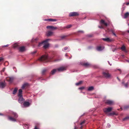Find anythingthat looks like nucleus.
<instances>
[{"instance_id": "46", "label": "nucleus", "mask_w": 129, "mask_h": 129, "mask_svg": "<svg viewBox=\"0 0 129 129\" xmlns=\"http://www.w3.org/2000/svg\"><path fill=\"white\" fill-rule=\"evenodd\" d=\"M3 59V58L1 57H0V61H1Z\"/></svg>"}, {"instance_id": "59", "label": "nucleus", "mask_w": 129, "mask_h": 129, "mask_svg": "<svg viewBox=\"0 0 129 129\" xmlns=\"http://www.w3.org/2000/svg\"><path fill=\"white\" fill-rule=\"evenodd\" d=\"M65 56H67V54H66V55H65Z\"/></svg>"}, {"instance_id": "23", "label": "nucleus", "mask_w": 129, "mask_h": 129, "mask_svg": "<svg viewBox=\"0 0 129 129\" xmlns=\"http://www.w3.org/2000/svg\"><path fill=\"white\" fill-rule=\"evenodd\" d=\"M28 85V84L27 83H25L23 84L22 86V89H24L26 86Z\"/></svg>"}, {"instance_id": "21", "label": "nucleus", "mask_w": 129, "mask_h": 129, "mask_svg": "<svg viewBox=\"0 0 129 129\" xmlns=\"http://www.w3.org/2000/svg\"><path fill=\"white\" fill-rule=\"evenodd\" d=\"M57 71H58L57 69H54L52 70L51 73V74L52 75H53Z\"/></svg>"}, {"instance_id": "16", "label": "nucleus", "mask_w": 129, "mask_h": 129, "mask_svg": "<svg viewBox=\"0 0 129 129\" xmlns=\"http://www.w3.org/2000/svg\"><path fill=\"white\" fill-rule=\"evenodd\" d=\"M53 33L51 31H48L46 33V35L48 36H50L53 35Z\"/></svg>"}, {"instance_id": "33", "label": "nucleus", "mask_w": 129, "mask_h": 129, "mask_svg": "<svg viewBox=\"0 0 129 129\" xmlns=\"http://www.w3.org/2000/svg\"><path fill=\"white\" fill-rule=\"evenodd\" d=\"M46 69L43 70L42 71V74H44L46 72Z\"/></svg>"}, {"instance_id": "25", "label": "nucleus", "mask_w": 129, "mask_h": 129, "mask_svg": "<svg viewBox=\"0 0 129 129\" xmlns=\"http://www.w3.org/2000/svg\"><path fill=\"white\" fill-rule=\"evenodd\" d=\"M94 89V87L93 86H91L88 87L87 90L88 91H91L92 90Z\"/></svg>"}, {"instance_id": "53", "label": "nucleus", "mask_w": 129, "mask_h": 129, "mask_svg": "<svg viewBox=\"0 0 129 129\" xmlns=\"http://www.w3.org/2000/svg\"><path fill=\"white\" fill-rule=\"evenodd\" d=\"M127 24H128V26H129V22L128 21H127Z\"/></svg>"}, {"instance_id": "1", "label": "nucleus", "mask_w": 129, "mask_h": 129, "mask_svg": "<svg viewBox=\"0 0 129 129\" xmlns=\"http://www.w3.org/2000/svg\"><path fill=\"white\" fill-rule=\"evenodd\" d=\"M50 40L49 39H47L39 43L38 45L39 47L41 46L42 45H43V47L45 48H46L48 47L49 46V44L48 43V41Z\"/></svg>"}, {"instance_id": "58", "label": "nucleus", "mask_w": 129, "mask_h": 129, "mask_svg": "<svg viewBox=\"0 0 129 129\" xmlns=\"http://www.w3.org/2000/svg\"><path fill=\"white\" fill-rule=\"evenodd\" d=\"M122 56L123 57L124 56V55H122Z\"/></svg>"}, {"instance_id": "10", "label": "nucleus", "mask_w": 129, "mask_h": 129, "mask_svg": "<svg viewBox=\"0 0 129 129\" xmlns=\"http://www.w3.org/2000/svg\"><path fill=\"white\" fill-rule=\"evenodd\" d=\"M100 24L101 25H103L105 26H107L109 24V23H107L104 20H102L101 21Z\"/></svg>"}, {"instance_id": "11", "label": "nucleus", "mask_w": 129, "mask_h": 129, "mask_svg": "<svg viewBox=\"0 0 129 129\" xmlns=\"http://www.w3.org/2000/svg\"><path fill=\"white\" fill-rule=\"evenodd\" d=\"M57 71L58 72H61L66 70V67H62L57 69Z\"/></svg>"}, {"instance_id": "22", "label": "nucleus", "mask_w": 129, "mask_h": 129, "mask_svg": "<svg viewBox=\"0 0 129 129\" xmlns=\"http://www.w3.org/2000/svg\"><path fill=\"white\" fill-rule=\"evenodd\" d=\"M39 39V38L37 37L35 38H33L31 40L32 42H35L38 40Z\"/></svg>"}, {"instance_id": "64", "label": "nucleus", "mask_w": 129, "mask_h": 129, "mask_svg": "<svg viewBox=\"0 0 129 129\" xmlns=\"http://www.w3.org/2000/svg\"><path fill=\"white\" fill-rule=\"evenodd\" d=\"M128 41H129V40H128Z\"/></svg>"}, {"instance_id": "37", "label": "nucleus", "mask_w": 129, "mask_h": 129, "mask_svg": "<svg viewBox=\"0 0 129 129\" xmlns=\"http://www.w3.org/2000/svg\"><path fill=\"white\" fill-rule=\"evenodd\" d=\"M72 26V25H67L66 26V28H69L70 27H71Z\"/></svg>"}, {"instance_id": "52", "label": "nucleus", "mask_w": 129, "mask_h": 129, "mask_svg": "<svg viewBox=\"0 0 129 129\" xmlns=\"http://www.w3.org/2000/svg\"><path fill=\"white\" fill-rule=\"evenodd\" d=\"M8 45H9L7 44V45H5V46H3V47L8 46Z\"/></svg>"}, {"instance_id": "38", "label": "nucleus", "mask_w": 129, "mask_h": 129, "mask_svg": "<svg viewBox=\"0 0 129 129\" xmlns=\"http://www.w3.org/2000/svg\"><path fill=\"white\" fill-rule=\"evenodd\" d=\"M129 118V117H126L124 118L123 120H125Z\"/></svg>"}, {"instance_id": "57", "label": "nucleus", "mask_w": 129, "mask_h": 129, "mask_svg": "<svg viewBox=\"0 0 129 129\" xmlns=\"http://www.w3.org/2000/svg\"><path fill=\"white\" fill-rule=\"evenodd\" d=\"M127 31L128 33H129V30H127Z\"/></svg>"}, {"instance_id": "36", "label": "nucleus", "mask_w": 129, "mask_h": 129, "mask_svg": "<svg viewBox=\"0 0 129 129\" xmlns=\"http://www.w3.org/2000/svg\"><path fill=\"white\" fill-rule=\"evenodd\" d=\"M128 108H129V106H126L124 107V109H126Z\"/></svg>"}, {"instance_id": "49", "label": "nucleus", "mask_w": 129, "mask_h": 129, "mask_svg": "<svg viewBox=\"0 0 129 129\" xmlns=\"http://www.w3.org/2000/svg\"><path fill=\"white\" fill-rule=\"evenodd\" d=\"M111 32H112V33H113V32H114V31L113 30V29H111Z\"/></svg>"}, {"instance_id": "43", "label": "nucleus", "mask_w": 129, "mask_h": 129, "mask_svg": "<svg viewBox=\"0 0 129 129\" xmlns=\"http://www.w3.org/2000/svg\"><path fill=\"white\" fill-rule=\"evenodd\" d=\"M112 34L113 35H114L115 37H117V36L116 35V34H115V33L114 32H113Z\"/></svg>"}, {"instance_id": "39", "label": "nucleus", "mask_w": 129, "mask_h": 129, "mask_svg": "<svg viewBox=\"0 0 129 129\" xmlns=\"http://www.w3.org/2000/svg\"><path fill=\"white\" fill-rule=\"evenodd\" d=\"M44 20L45 21H49L50 19H44Z\"/></svg>"}, {"instance_id": "9", "label": "nucleus", "mask_w": 129, "mask_h": 129, "mask_svg": "<svg viewBox=\"0 0 129 129\" xmlns=\"http://www.w3.org/2000/svg\"><path fill=\"white\" fill-rule=\"evenodd\" d=\"M112 109V107H109L108 108H105L103 110L104 111L106 114H107L108 112H110L111 111Z\"/></svg>"}, {"instance_id": "19", "label": "nucleus", "mask_w": 129, "mask_h": 129, "mask_svg": "<svg viewBox=\"0 0 129 129\" xmlns=\"http://www.w3.org/2000/svg\"><path fill=\"white\" fill-rule=\"evenodd\" d=\"M13 79L12 78L10 77H8L6 78L7 81L10 83H11Z\"/></svg>"}, {"instance_id": "34", "label": "nucleus", "mask_w": 129, "mask_h": 129, "mask_svg": "<svg viewBox=\"0 0 129 129\" xmlns=\"http://www.w3.org/2000/svg\"><path fill=\"white\" fill-rule=\"evenodd\" d=\"M56 19H50L49 21H56Z\"/></svg>"}, {"instance_id": "5", "label": "nucleus", "mask_w": 129, "mask_h": 129, "mask_svg": "<svg viewBox=\"0 0 129 129\" xmlns=\"http://www.w3.org/2000/svg\"><path fill=\"white\" fill-rule=\"evenodd\" d=\"M103 76L107 78H109L111 77V75L107 71L103 72Z\"/></svg>"}, {"instance_id": "54", "label": "nucleus", "mask_w": 129, "mask_h": 129, "mask_svg": "<svg viewBox=\"0 0 129 129\" xmlns=\"http://www.w3.org/2000/svg\"><path fill=\"white\" fill-rule=\"evenodd\" d=\"M0 115H3V114L1 113H0Z\"/></svg>"}, {"instance_id": "20", "label": "nucleus", "mask_w": 129, "mask_h": 129, "mask_svg": "<svg viewBox=\"0 0 129 129\" xmlns=\"http://www.w3.org/2000/svg\"><path fill=\"white\" fill-rule=\"evenodd\" d=\"M129 16V12H127L124 14V16L123 17V18H126L128 17Z\"/></svg>"}, {"instance_id": "18", "label": "nucleus", "mask_w": 129, "mask_h": 129, "mask_svg": "<svg viewBox=\"0 0 129 129\" xmlns=\"http://www.w3.org/2000/svg\"><path fill=\"white\" fill-rule=\"evenodd\" d=\"M122 84L123 86L125 88H127L128 87V83L127 82L125 83H124V82H122Z\"/></svg>"}, {"instance_id": "51", "label": "nucleus", "mask_w": 129, "mask_h": 129, "mask_svg": "<svg viewBox=\"0 0 129 129\" xmlns=\"http://www.w3.org/2000/svg\"><path fill=\"white\" fill-rule=\"evenodd\" d=\"M126 4L127 5H129V2H128V3H126Z\"/></svg>"}, {"instance_id": "4", "label": "nucleus", "mask_w": 129, "mask_h": 129, "mask_svg": "<svg viewBox=\"0 0 129 129\" xmlns=\"http://www.w3.org/2000/svg\"><path fill=\"white\" fill-rule=\"evenodd\" d=\"M39 60L40 61H45L48 62V57L47 55H43L39 58Z\"/></svg>"}, {"instance_id": "7", "label": "nucleus", "mask_w": 129, "mask_h": 129, "mask_svg": "<svg viewBox=\"0 0 129 129\" xmlns=\"http://www.w3.org/2000/svg\"><path fill=\"white\" fill-rule=\"evenodd\" d=\"M79 15V13L78 12H74L69 13V16L70 17L76 16Z\"/></svg>"}, {"instance_id": "32", "label": "nucleus", "mask_w": 129, "mask_h": 129, "mask_svg": "<svg viewBox=\"0 0 129 129\" xmlns=\"http://www.w3.org/2000/svg\"><path fill=\"white\" fill-rule=\"evenodd\" d=\"M85 88V87L84 86H82V87H80L78 88V89L81 90H82L84 89Z\"/></svg>"}, {"instance_id": "6", "label": "nucleus", "mask_w": 129, "mask_h": 129, "mask_svg": "<svg viewBox=\"0 0 129 129\" xmlns=\"http://www.w3.org/2000/svg\"><path fill=\"white\" fill-rule=\"evenodd\" d=\"M105 100L104 101L106 104L110 105H112L113 104L114 102L113 101L110 100H106V97H104Z\"/></svg>"}, {"instance_id": "40", "label": "nucleus", "mask_w": 129, "mask_h": 129, "mask_svg": "<svg viewBox=\"0 0 129 129\" xmlns=\"http://www.w3.org/2000/svg\"><path fill=\"white\" fill-rule=\"evenodd\" d=\"M98 27L100 28H103L104 27L102 26H99Z\"/></svg>"}, {"instance_id": "62", "label": "nucleus", "mask_w": 129, "mask_h": 129, "mask_svg": "<svg viewBox=\"0 0 129 129\" xmlns=\"http://www.w3.org/2000/svg\"><path fill=\"white\" fill-rule=\"evenodd\" d=\"M81 128H82V126H81Z\"/></svg>"}, {"instance_id": "31", "label": "nucleus", "mask_w": 129, "mask_h": 129, "mask_svg": "<svg viewBox=\"0 0 129 129\" xmlns=\"http://www.w3.org/2000/svg\"><path fill=\"white\" fill-rule=\"evenodd\" d=\"M83 65L85 66L86 67H89V66L90 65V64L87 63H84Z\"/></svg>"}, {"instance_id": "30", "label": "nucleus", "mask_w": 129, "mask_h": 129, "mask_svg": "<svg viewBox=\"0 0 129 129\" xmlns=\"http://www.w3.org/2000/svg\"><path fill=\"white\" fill-rule=\"evenodd\" d=\"M82 82V81H80L78 83H76L75 85L76 86H78L80 85Z\"/></svg>"}, {"instance_id": "45", "label": "nucleus", "mask_w": 129, "mask_h": 129, "mask_svg": "<svg viewBox=\"0 0 129 129\" xmlns=\"http://www.w3.org/2000/svg\"><path fill=\"white\" fill-rule=\"evenodd\" d=\"M33 129H39V128H38L36 126H35V128Z\"/></svg>"}, {"instance_id": "17", "label": "nucleus", "mask_w": 129, "mask_h": 129, "mask_svg": "<svg viewBox=\"0 0 129 129\" xmlns=\"http://www.w3.org/2000/svg\"><path fill=\"white\" fill-rule=\"evenodd\" d=\"M19 50L20 51L23 52L25 51L26 49L25 47L24 46H22L19 48Z\"/></svg>"}, {"instance_id": "3", "label": "nucleus", "mask_w": 129, "mask_h": 129, "mask_svg": "<svg viewBox=\"0 0 129 129\" xmlns=\"http://www.w3.org/2000/svg\"><path fill=\"white\" fill-rule=\"evenodd\" d=\"M11 114L12 115L14 116L15 118L10 116H9L8 117V119L11 121L14 122L16 121V120L15 118H17L18 117V115L16 113L13 112H11Z\"/></svg>"}, {"instance_id": "15", "label": "nucleus", "mask_w": 129, "mask_h": 129, "mask_svg": "<svg viewBox=\"0 0 129 129\" xmlns=\"http://www.w3.org/2000/svg\"><path fill=\"white\" fill-rule=\"evenodd\" d=\"M47 28L51 30H54L57 28L56 27H54L52 26H47Z\"/></svg>"}, {"instance_id": "27", "label": "nucleus", "mask_w": 129, "mask_h": 129, "mask_svg": "<svg viewBox=\"0 0 129 129\" xmlns=\"http://www.w3.org/2000/svg\"><path fill=\"white\" fill-rule=\"evenodd\" d=\"M121 48L122 50L124 51H125L126 52V51L125 50V47L124 46H122Z\"/></svg>"}, {"instance_id": "50", "label": "nucleus", "mask_w": 129, "mask_h": 129, "mask_svg": "<svg viewBox=\"0 0 129 129\" xmlns=\"http://www.w3.org/2000/svg\"><path fill=\"white\" fill-rule=\"evenodd\" d=\"M78 32L79 33L81 32V33H83V31H78Z\"/></svg>"}, {"instance_id": "35", "label": "nucleus", "mask_w": 129, "mask_h": 129, "mask_svg": "<svg viewBox=\"0 0 129 129\" xmlns=\"http://www.w3.org/2000/svg\"><path fill=\"white\" fill-rule=\"evenodd\" d=\"M68 48L67 47H65L63 49H62V50L63 51H65L67 50L68 49Z\"/></svg>"}, {"instance_id": "42", "label": "nucleus", "mask_w": 129, "mask_h": 129, "mask_svg": "<svg viewBox=\"0 0 129 129\" xmlns=\"http://www.w3.org/2000/svg\"><path fill=\"white\" fill-rule=\"evenodd\" d=\"M85 122V121H83L80 123V124L82 125Z\"/></svg>"}, {"instance_id": "44", "label": "nucleus", "mask_w": 129, "mask_h": 129, "mask_svg": "<svg viewBox=\"0 0 129 129\" xmlns=\"http://www.w3.org/2000/svg\"><path fill=\"white\" fill-rule=\"evenodd\" d=\"M5 68H3V70H2V72H4L5 71Z\"/></svg>"}, {"instance_id": "14", "label": "nucleus", "mask_w": 129, "mask_h": 129, "mask_svg": "<svg viewBox=\"0 0 129 129\" xmlns=\"http://www.w3.org/2000/svg\"><path fill=\"white\" fill-rule=\"evenodd\" d=\"M30 105V103L28 102H25L23 103V106L25 107H28Z\"/></svg>"}, {"instance_id": "41", "label": "nucleus", "mask_w": 129, "mask_h": 129, "mask_svg": "<svg viewBox=\"0 0 129 129\" xmlns=\"http://www.w3.org/2000/svg\"><path fill=\"white\" fill-rule=\"evenodd\" d=\"M66 36H62L61 37V38L62 39H64L65 37H66Z\"/></svg>"}, {"instance_id": "29", "label": "nucleus", "mask_w": 129, "mask_h": 129, "mask_svg": "<svg viewBox=\"0 0 129 129\" xmlns=\"http://www.w3.org/2000/svg\"><path fill=\"white\" fill-rule=\"evenodd\" d=\"M18 45L17 43H15L13 45V47L14 48H15L17 47Z\"/></svg>"}, {"instance_id": "12", "label": "nucleus", "mask_w": 129, "mask_h": 129, "mask_svg": "<svg viewBox=\"0 0 129 129\" xmlns=\"http://www.w3.org/2000/svg\"><path fill=\"white\" fill-rule=\"evenodd\" d=\"M6 85L5 82L0 81V88H4Z\"/></svg>"}, {"instance_id": "56", "label": "nucleus", "mask_w": 129, "mask_h": 129, "mask_svg": "<svg viewBox=\"0 0 129 129\" xmlns=\"http://www.w3.org/2000/svg\"><path fill=\"white\" fill-rule=\"evenodd\" d=\"M126 61H127L128 62H129V60H127Z\"/></svg>"}, {"instance_id": "47", "label": "nucleus", "mask_w": 129, "mask_h": 129, "mask_svg": "<svg viewBox=\"0 0 129 129\" xmlns=\"http://www.w3.org/2000/svg\"><path fill=\"white\" fill-rule=\"evenodd\" d=\"M107 126H108V127H110V124H107Z\"/></svg>"}, {"instance_id": "48", "label": "nucleus", "mask_w": 129, "mask_h": 129, "mask_svg": "<svg viewBox=\"0 0 129 129\" xmlns=\"http://www.w3.org/2000/svg\"><path fill=\"white\" fill-rule=\"evenodd\" d=\"M36 52H37V51H34L33 52V53L34 54V53H36Z\"/></svg>"}, {"instance_id": "28", "label": "nucleus", "mask_w": 129, "mask_h": 129, "mask_svg": "<svg viewBox=\"0 0 129 129\" xmlns=\"http://www.w3.org/2000/svg\"><path fill=\"white\" fill-rule=\"evenodd\" d=\"M17 88H15L13 91V94H15L17 92Z\"/></svg>"}, {"instance_id": "8", "label": "nucleus", "mask_w": 129, "mask_h": 129, "mask_svg": "<svg viewBox=\"0 0 129 129\" xmlns=\"http://www.w3.org/2000/svg\"><path fill=\"white\" fill-rule=\"evenodd\" d=\"M102 39L103 41L108 42H111L114 41L113 39L109 38H103Z\"/></svg>"}, {"instance_id": "26", "label": "nucleus", "mask_w": 129, "mask_h": 129, "mask_svg": "<svg viewBox=\"0 0 129 129\" xmlns=\"http://www.w3.org/2000/svg\"><path fill=\"white\" fill-rule=\"evenodd\" d=\"M29 127V125L27 124H25L24 125L23 127L25 129H28Z\"/></svg>"}, {"instance_id": "55", "label": "nucleus", "mask_w": 129, "mask_h": 129, "mask_svg": "<svg viewBox=\"0 0 129 129\" xmlns=\"http://www.w3.org/2000/svg\"><path fill=\"white\" fill-rule=\"evenodd\" d=\"M117 79H118L119 81H120V80H119V78L118 77H117Z\"/></svg>"}, {"instance_id": "2", "label": "nucleus", "mask_w": 129, "mask_h": 129, "mask_svg": "<svg viewBox=\"0 0 129 129\" xmlns=\"http://www.w3.org/2000/svg\"><path fill=\"white\" fill-rule=\"evenodd\" d=\"M22 91L21 89H20L18 91V95L19 99L18 100V102L22 104L24 101V100L22 97Z\"/></svg>"}, {"instance_id": "60", "label": "nucleus", "mask_w": 129, "mask_h": 129, "mask_svg": "<svg viewBox=\"0 0 129 129\" xmlns=\"http://www.w3.org/2000/svg\"><path fill=\"white\" fill-rule=\"evenodd\" d=\"M76 129V127H75V129Z\"/></svg>"}, {"instance_id": "61", "label": "nucleus", "mask_w": 129, "mask_h": 129, "mask_svg": "<svg viewBox=\"0 0 129 129\" xmlns=\"http://www.w3.org/2000/svg\"><path fill=\"white\" fill-rule=\"evenodd\" d=\"M89 37H91V36H89Z\"/></svg>"}, {"instance_id": "24", "label": "nucleus", "mask_w": 129, "mask_h": 129, "mask_svg": "<svg viewBox=\"0 0 129 129\" xmlns=\"http://www.w3.org/2000/svg\"><path fill=\"white\" fill-rule=\"evenodd\" d=\"M117 115V113H115L114 112H112L108 114L109 116H110L112 115Z\"/></svg>"}, {"instance_id": "63", "label": "nucleus", "mask_w": 129, "mask_h": 129, "mask_svg": "<svg viewBox=\"0 0 129 129\" xmlns=\"http://www.w3.org/2000/svg\"><path fill=\"white\" fill-rule=\"evenodd\" d=\"M128 41H129V40H128Z\"/></svg>"}, {"instance_id": "13", "label": "nucleus", "mask_w": 129, "mask_h": 129, "mask_svg": "<svg viewBox=\"0 0 129 129\" xmlns=\"http://www.w3.org/2000/svg\"><path fill=\"white\" fill-rule=\"evenodd\" d=\"M104 47L101 46H98L96 48V50L99 51H100L103 50L104 49Z\"/></svg>"}]
</instances>
